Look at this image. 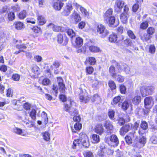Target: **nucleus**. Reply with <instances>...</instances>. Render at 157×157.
Returning <instances> with one entry per match:
<instances>
[{
  "mask_svg": "<svg viewBox=\"0 0 157 157\" xmlns=\"http://www.w3.org/2000/svg\"><path fill=\"white\" fill-rule=\"evenodd\" d=\"M42 134L44 140L46 141H48L50 140V135L48 132H45Z\"/></svg>",
  "mask_w": 157,
  "mask_h": 157,
  "instance_id": "nucleus-44",
  "label": "nucleus"
},
{
  "mask_svg": "<svg viewBox=\"0 0 157 157\" xmlns=\"http://www.w3.org/2000/svg\"><path fill=\"white\" fill-rule=\"evenodd\" d=\"M86 61L88 62L90 65H94L96 62L95 59L93 57H90L86 59Z\"/></svg>",
  "mask_w": 157,
  "mask_h": 157,
  "instance_id": "nucleus-39",
  "label": "nucleus"
},
{
  "mask_svg": "<svg viewBox=\"0 0 157 157\" xmlns=\"http://www.w3.org/2000/svg\"><path fill=\"white\" fill-rule=\"evenodd\" d=\"M42 121L43 122L44 124H46L48 122V118L47 114L45 113H43V114L42 115Z\"/></svg>",
  "mask_w": 157,
  "mask_h": 157,
  "instance_id": "nucleus-43",
  "label": "nucleus"
},
{
  "mask_svg": "<svg viewBox=\"0 0 157 157\" xmlns=\"http://www.w3.org/2000/svg\"><path fill=\"white\" fill-rule=\"evenodd\" d=\"M123 67L124 71L127 74H130L131 75L133 74L134 72H132L130 70V68L125 63H123Z\"/></svg>",
  "mask_w": 157,
  "mask_h": 157,
  "instance_id": "nucleus-26",
  "label": "nucleus"
},
{
  "mask_svg": "<svg viewBox=\"0 0 157 157\" xmlns=\"http://www.w3.org/2000/svg\"><path fill=\"white\" fill-rule=\"evenodd\" d=\"M95 131L100 135L103 133L104 132V129L102 124H97L95 127Z\"/></svg>",
  "mask_w": 157,
  "mask_h": 157,
  "instance_id": "nucleus-17",
  "label": "nucleus"
},
{
  "mask_svg": "<svg viewBox=\"0 0 157 157\" xmlns=\"http://www.w3.org/2000/svg\"><path fill=\"white\" fill-rule=\"evenodd\" d=\"M90 51L92 52H97L100 51V48L94 46H91L89 47Z\"/></svg>",
  "mask_w": 157,
  "mask_h": 157,
  "instance_id": "nucleus-41",
  "label": "nucleus"
},
{
  "mask_svg": "<svg viewBox=\"0 0 157 157\" xmlns=\"http://www.w3.org/2000/svg\"><path fill=\"white\" fill-rule=\"evenodd\" d=\"M64 29L65 30L64 32H66L67 34L71 37H73L75 35V33L72 29H69L67 27H65Z\"/></svg>",
  "mask_w": 157,
  "mask_h": 157,
  "instance_id": "nucleus-23",
  "label": "nucleus"
},
{
  "mask_svg": "<svg viewBox=\"0 0 157 157\" xmlns=\"http://www.w3.org/2000/svg\"><path fill=\"white\" fill-rule=\"evenodd\" d=\"M48 26L49 28H52L53 31L56 32L60 31L61 32H64L65 30L64 29L65 27L55 25L52 23L49 24L48 25Z\"/></svg>",
  "mask_w": 157,
  "mask_h": 157,
  "instance_id": "nucleus-12",
  "label": "nucleus"
},
{
  "mask_svg": "<svg viewBox=\"0 0 157 157\" xmlns=\"http://www.w3.org/2000/svg\"><path fill=\"white\" fill-rule=\"evenodd\" d=\"M80 10L82 13L85 16H88L89 13L84 8L81 7H80Z\"/></svg>",
  "mask_w": 157,
  "mask_h": 157,
  "instance_id": "nucleus-57",
  "label": "nucleus"
},
{
  "mask_svg": "<svg viewBox=\"0 0 157 157\" xmlns=\"http://www.w3.org/2000/svg\"><path fill=\"white\" fill-rule=\"evenodd\" d=\"M57 40L60 43H62L63 45H65L68 43V39L66 35L59 34L57 36Z\"/></svg>",
  "mask_w": 157,
  "mask_h": 157,
  "instance_id": "nucleus-7",
  "label": "nucleus"
},
{
  "mask_svg": "<svg viewBox=\"0 0 157 157\" xmlns=\"http://www.w3.org/2000/svg\"><path fill=\"white\" fill-rule=\"evenodd\" d=\"M42 84L44 85H48L51 84V81L48 78L44 79L42 81Z\"/></svg>",
  "mask_w": 157,
  "mask_h": 157,
  "instance_id": "nucleus-54",
  "label": "nucleus"
},
{
  "mask_svg": "<svg viewBox=\"0 0 157 157\" xmlns=\"http://www.w3.org/2000/svg\"><path fill=\"white\" fill-rule=\"evenodd\" d=\"M129 9L126 6H125L124 8V13L121 14L120 16V19L121 21L124 23H125L127 21L128 14V11Z\"/></svg>",
  "mask_w": 157,
  "mask_h": 157,
  "instance_id": "nucleus-6",
  "label": "nucleus"
},
{
  "mask_svg": "<svg viewBox=\"0 0 157 157\" xmlns=\"http://www.w3.org/2000/svg\"><path fill=\"white\" fill-rule=\"evenodd\" d=\"M124 6V2L123 1L121 0H117L114 7L115 11L117 13L121 12Z\"/></svg>",
  "mask_w": 157,
  "mask_h": 157,
  "instance_id": "nucleus-9",
  "label": "nucleus"
},
{
  "mask_svg": "<svg viewBox=\"0 0 157 157\" xmlns=\"http://www.w3.org/2000/svg\"><path fill=\"white\" fill-rule=\"evenodd\" d=\"M123 99H122L120 96H118L115 97L113 99V102L114 104H116L118 102L120 101H123Z\"/></svg>",
  "mask_w": 157,
  "mask_h": 157,
  "instance_id": "nucleus-50",
  "label": "nucleus"
},
{
  "mask_svg": "<svg viewBox=\"0 0 157 157\" xmlns=\"http://www.w3.org/2000/svg\"><path fill=\"white\" fill-rule=\"evenodd\" d=\"M106 22L111 25H113L115 21V18L114 16H112L109 18L108 19H105Z\"/></svg>",
  "mask_w": 157,
  "mask_h": 157,
  "instance_id": "nucleus-32",
  "label": "nucleus"
},
{
  "mask_svg": "<svg viewBox=\"0 0 157 157\" xmlns=\"http://www.w3.org/2000/svg\"><path fill=\"white\" fill-rule=\"evenodd\" d=\"M129 106V103L127 101H124L122 104V108L124 110H126Z\"/></svg>",
  "mask_w": 157,
  "mask_h": 157,
  "instance_id": "nucleus-48",
  "label": "nucleus"
},
{
  "mask_svg": "<svg viewBox=\"0 0 157 157\" xmlns=\"http://www.w3.org/2000/svg\"><path fill=\"white\" fill-rule=\"evenodd\" d=\"M82 128V124L79 123H76L74 125V128L76 130H79Z\"/></svg>",
  "mask_w": 157,
  "mask_h": 157,
  "instance_id": "nucleus-58",
  "label": "nucleus"
},
{
  "mask_svg": "<svg viewBox=\"0 0 157 157\" xmlns=\"http://www.w3.org/2000/svg\"><path fill=\"white\" fill-rule=\"evenodd\" d=\"M147 93H149V95L152 94L154 90V87L152 86H146Z\"/></svg>",
  "mask_w": 157,
  "mask_h": 157,
  "instance_id": "nucleus-53",
  "label": "nucleus"
},
{
  "mask_svg": "<svg viewBox=\"0 0 157 157\" xmlns=\"http://www.w3.org/2000/svg\"><path fill=\"white\" fill-rule=\"evenodd\" d=\"M150 129L151 132L156 133L157 131V126L154 124L151 125Z\"/></svg>",
  "mask_w": 157,
  "mask_h": 157,
  "instance_id": "nucleus-62",
  "label": "nucleus"
},
{
  "mask_svg": "<svg viewBox=\"0 0 157 157\" xmlns=\"http://www.w3.org/2000/svg\"><path fill=\"white\" fill-rule=\"evenodd\" d=\"M140 36L141 40L143 42L148 41L151 38V36L146 33L143 34H140Z\"/></svg>",
  "mask_w": 157,
  "mask_h": 157,
  "instance_id": "nucleus-20",
  "label": "nucleus"
},
{
  "mask_svg": "<svg viewBox=\"0 0 157 157\" xmlns=\"http://www.w3.org/2000/svg\"><path fill=\"white\" fill-rule=\"evenodd\" d=\"M15 27L17 30H21L23 28V23L20 21L15 22Z\"/></svg>",
  "mask_w": 157,
  "mask_h": 157,
  "instance_id": "nucleus-30",
  "label": "nucleus"
},
{
  "mask_svg": "<svg viewBox=\"0 0 157 157\" xmlns=\"http://www.w3.org/2000/svg\"><path fill=\"white\" fill-rule=\"evenodd\" d=\"M101 98L98 94H94L91 98V101L93 102L97 101V102H100Z\"/></svg>",
  "mask_w": 157,
  "mask_h": 157,
  "instance_id": "nucleus-29",
  "label": "nucleus"
},
{
  "mask_svg": "<svg viewBox=\"0 0 157 157\" xmlns=\"http://www.w3.org/2000/svg\"><path fill=\"white\" fill-rule=\"evenodd\" d=\"M146 138L143 136L140 138L136 143V146L139 148L143 147L146 143Z\"/></svg>",
  "mask_w": 157,
  "mask_h": 157,
  "instance_id": "nucleus-16",
  "label": "nucleus"
},
{
  "mask_svg": "<svg viewBox=\"0 0 157 157\" xmlns=\"http://www.w3.org/2000/svg\"><path fill=\"white\" fill-rule=\"evenodd\" d=\"M26 20L27 23H30L32 24H34L35 23L36 20L34 18H28Z\"/></svg>",
  "mask_w": 157,
  "mask_h": 157,
  "instance_id": "nucleus-63",
  "label": "nucleus"
},
{
  "mask_svg": "<svg viewBox=\"0 0 157 157\" xmlns=\"http://www.w3.org/2000/svg\"><path fill=\"white\" fill-rule=\"evenodd\" d=\"M92 143L94 144L98 143L100 140L99 135L94 134L92 136Z\"/></svg>",
  "mask_w": 157,
  "mask_h": 157,
  "instance_id": "nucleus-31",
  "label": "nucleus"
},
{
  "mask_svg": "<svg viewBox=\"0 0 157 157\" xmlns=\"http://www.w3.org/2000/svg\"><path fill=\"white\" fill-rule=\"evenodd\" d=\"M112 63L114 64L119 73L121 72L122 68H123V63H118L113 60L112 61Z\"/></svg>",
  "mask_w": 157,
  "mask_h": 157,
  "instance_id": "nucleus-22",
  "label": "nucleus"
},
{
  "mask_svg": "<svg viewBox=\"0 0 157 157\" xmlns=\"http://www.w3.org/2000/svg\"><path fill=\"white\" fill-rule=\"evenodd\" d=\"M151 142L154 144H157V136H153L150 138Z\"/></svg>",
  "mask_w": 157,
  "mask_h": 157,
  "instance_id": "nucleus-59",
  "label": "nucleus"
},
{
  "mask_svg": "<svg viewBox=\"0 0 157 157\" xmlns=\"http://www.w3.org/2000/svg\"><path fill=\"white\" fill-rule=\"evenodd\" d=\"M113 13V10L112 9L109 8L108 10L104 14V19H108L110 17L112 16L111 15Z\"/></svg>",
  "mask_w": 157,
  "mask_h": 157,
  "instance_id": "nucleus-24",
  "label": "nucleus"
},
{
  "mask_svg": "<svg viewBox=\"0 0 157 157\" xmlns=\"http://www.w3.org/2000/svg\"><path fill=\"white\" fill-rule=\"evenodd\" d=\"M73 7L71 3L67 4L64 9L63 11L62 12V14L65 16H68L70 13L71 11L72 10Z\"/></svg>",
  "mask_w": 157,
  "mask_h": 157,
  "instance_id": "nucleus-14",
  "label": "nucleus"
},
{
  "mask_svg": "<svg viewBox=\"0 0 157 157\" xmlns=\"http://www.w3.org/2000/svg\"><path fill=\"white\" fill-rule=\"evenodd\" d=\"M155 31L154 28L151 27H149L147 30V34L149 35L153 34L154 33Z\"/></svg>",
  "mask_w": 157,
  "mask_h": 157,
  "instance_id": "nucleus-49",
  "label": "nucleus"
},
{
  "mask_svg": "<svg viewBox=\"0 0 157 157\" xmlns=\"http://www.w3.org/2000/svg\"><path fill=\"white\" fill-rule=\"evenodd\" d=\"M86 71L87 73L91 74L94 71V68L90 66L86 67Z\"/></svg>",
  "mask_w": 157,
  "mask_h": 157,
  "instance_id": "nucleus-60",
  "label": "nucleus"
},
{
  "mask_svg": "<svg viewBox=\"0 0 157 157\" xmlns=\"http://www.w3.org/2000/svg\"><path fill=\"white\" fill-rule=\"evenodd\" d=\"M99 149L104 151H105V150L106 149V145L104 143H102L100 144L99 146Z\"/></svg>",
  "mask_w": 157,
  "mask_h": 157,
  "instance_id": "nucleus-64",
  "label": "nucleus"
},
{
  "mask_svg": "<svg viewBox=\"0 0 157 157\" xmlns=\"http://www.w3.org/2000/svg\"><path fill=\"white\" fill-rule=\"evenodd\" d=\"M75 46L76 48H78L81 46L83 44V39L81 37H77L75 40Z\"/></svg>",
  "mask_w": 157,
  "mask_h": 157,
  "instance_id": "nucleus-18",
  "label": "nucleus"
},
{
  "mask_svg": "<svg viewBox=\"0 0 157 157\" xmlns=\"http://www.w3.org/2000/svg\"><path fill=\"white\" fill-rule=\"evenodd\" d=\"M37 22L39 25H43L45 24L46 21L44 17L40 15H37Z\"/></svg>",
  "mask_w": 157,
  "mask_h": 157,
  "instance_id": "nucleus-21",
  "label": "nucleus"
},
{
  "mask_svg": "<svg viewBox=\"0 0 157 157\" xmlns=\"http://www.w3.org/2000/svg\"><path fill=\"white\" fill-rule=\"evenodd\" d=\"M79 140L82 145L85 147H88L90 145L88 139L87 135L84 133L79 134Z\"/></svg>",
  "mask_w": 157,
  "mask_h": 157,
  "instance_id": "nucleus-3",
  "label": "nucleus"
},
{
  "mask_svg": "<svg viewBox=\"0 0 157 157\" xmlns=\"http://www.w3.org/2000/svg\"><path fill=\"white\" fill-rule=\"evenodd\" d=\"M13 132L19 135H21L23 132L22 129L17 128H15L13 129Z\"/></svg>",
  "mask_w": 157,
  "mask_h": 157,
  "instance_id": "nucleus-56",
  "label": "nucleus"
},
{
  "mask_svg": "<svg viewBox=\"0 0 157 157\" xmlns=\"http://www.w3.org/2000/svg\"><path fill=\"white\" fill-rule=\"evenodd\" d=\"M117 37V36L116 34H112L109 36V40L110 42L114 43L116 41Z\"/></svg>",
  "mask_w": 157,
  "mask_h": 157,
  "instance_id": "nucleus-33",
  "label": "nucleus"
},
{
  "mask_svg": "<svg viewBox=\"0 0 157 157\" xmlns=\"http://www.w3.org/2000/svg\"><path fill=\"white\" fill-rule=\"evenodd\" d=\"M27 13L25 10H23L21 11L18 14V17L20 19H23L26 17Z\"/></svg>",
  "mask_w": 157,
  "mask_h": 157,
  "instance_id": "nucleus-38",
  "label": "nucleus"
},
{
  "mask_svg": "<svg viewBox=\"0 0 157 157\" xmlns=\"http://www.w3.org/2000/svg\"><path fill=\"white\" fill-rule=\"evenodd\" d=\"M141 101V97L140 96H135L132 99V103L135 105L138 104Z\"/></svg>",
  "mask_w": 157,
  "mask_h": 157,
  "instance_id": "nucleus-35",
  "label": "nucleus"
},
{
  "mask_svg": "<svg viewBox=\"0 0 157 157\" xmlns=\"http://www.w3.org/2000/svg\"><path fill=\"white\" fill-rule=\"evenodd\" d=\"M120 90L121 94H125L126 92V88L124 85H122L120 86Z\"/></svg>",
  "mask_w": 157,
  "mask_h": 157,
  "instance_id": "nucleus-55",
  "label": "nucleus"
},
{
  "mask_svg": "<svg viewBox=\"0 0 157 157\" xmlns=\"http://www.w3.org/2000/svg\"><path fill=\"white\" fill-rule=\"evenodd\" d=\"M140 127L142 129L146 130L148 128V124L145 121H142L141 122Z\"/></svg>",
  "mask_w": 157,
  "mask_h": 157,
  "instance_id": "nucleus-40",
  "label": "nucleus"
},
{
  "mask_svg": "<svg viewBox=\"0 0 157 157\" xmlns=\"http://www.w3.org/2000/svg\"><path fill=\"white\" fill-rule=\"evenodd\" d=\"M129 136H126L125 137L126 142L128 144H132V138H134L136 136L135 131H132V132L129 133Z\"/></svg>",
  "mask_w": 157,
  "mask_h": 157,
  "instance_id": "nucleus-15",
  "label": "nucleus"
},
{
  "mask_svg": "<svg viewBox=\"0 0 157 157\" xmlns=\"http://www.w3.org/2000/svg\"><path fill=\"white\" fill-rule=\"evenodd\" d=\"M36 111L34 109H32L29 113L30 117L34 120H35L36 119Z\"/></svg>",
  "mask_w": 157,
  "mask_h": 157,
  "instance_id": "nucleus-37",
  "label": "nucleus"
},
{
  "mask_svg": "<svg viewBox=\"0 0 157 157\" xmlns=\"http://www.w3.org/2000/svg\"><path fill=\"white\" fill-rule=\"evenodd\" d=\"M63 5V3L60 2H54L53 4V7L56 10H60Z\"/></svg>",
  "mask_w": 157,
  "mask_h": 157,
  "instance_id": "nucleus-25",
  "label": "nucleus"
},
{
  "mask_svg": "<svg viewBox=\"0 0 157 157\" xmlns=\"http://www.w3.org/2000/svg\"><path fill=\"white\" fill-rule=\"evenodd\" d=\"M115 114V112L112 109L109 110L108 115L109 117L112 120L114 119V116Z\"/></svg>",
  "mask_w": 157,
  "mask_h": 157,
  "instance_id": "nucleus-46",
  "label": "nucleus"
},
{
  "mask_svg": "<svg viewBox=\"0 0 157 157\" xmlns=\"http://www.w3.org/2000/svg\"><path fill=\"white\" fill-rule=\"evenodd\" d=\"M144 104L145 108L147 109H149L152 107L154 104V102L152 98L147 97L144 100Z\"/></svg>",
  "mask_w": 157,
  "mask_h": 157,
  "instance_id": "nucleus-10",
  "label": "nucleus"
},
{
  "mask_svg": "<svg viewBox=\"0 0 157 157\" xmlns=\"http://www.w3.org/2000/svg\"><path fill=\"white\" fill-rule=\"evenodd\" d=\"M109 140L108 141V144L112 147H116L119 144V140L117 136L113 134L110 136Z\"/></svg>",
  "mask_w": 157,
  "mask_h": 157,
  "instance_id": "nucleus-5",
  "label": "nucleus"
},
{
  "mask_svg": "<svg viewBox=\"0 0 157 157\" xmlns=\"http://www.w3.org/2000/svg\"><path fill=\"white\" fill-rule=\"evenodd\" d=\"M79 98L81 102L86 103L90 99V96L86 90L83 91L82 89H79Z\"/></svg>",
  "mask_w": 157,
  "mask_h": 157,
  "instance_id": "nucleus-1",
  "label": "nucleus"
},
{
  "mask_svg": "<svg viewBox=\"0 0 157 157\" xmlns=\"http://www.w3.org/2000/svg\"><path fill=\"white\" fill-rule=\"evenodd\" d=\"M148 21H144L141 23L140 25V28L141 29H145L148 26Z\"/></svg>",
  "mask_w": 157,
  "mask_h": 157,
  "instance_id": "nucleus-34",
  "label": "nucleus"
},
{
  "mask_svg": "<svg viewBox=\"0 0 157 157\" xmlns=\"http://www.w3.org/2000/svg\"><path fill=\"white\" fill-rule=\"evenodd\" d=\"M57 82L59 87V90L61 93H63L65 91L66 88L62 78L60 77H58Z\"/></svg>",
  "mask_w": 157,
  "mask_h": 157,
  "instance_id": "nucleus-11",
  "label": "nucleus"
},
{
  "mask_svg": "<svg viewBox=\"0 0 157 157\" xmlns=\"http://www.w3.org/2000/svg\"><path fill=\"white\" fill-rule=\"evenodd\" d=\"M155 48L154 45H151L149 48V51L150 53L153 54L155 53Z\"/></svg>",
  "mask_w": 157,
  "mask_h": 157,
  "instance_id": "nucleus-61",
  "label": "nucleus"
},
{
  "mask_svg": "<svg viewBox=\"0 0 157 157\" xmlns=\"http://www.w3.org/2000/svg\"><path fill=\"white\" fill-rule=\"evenodd\" d=\"M109 73L112 77H114L117 74L116 72L115 68L113 66H111L109 69Z\"/></svg>",
  "mask_w": 157,
  "mask_h": 157,
  "instance_id": "nucleus-27",
  "label": "nucleus"
},
{
  "mask_svg": "<svg viewBox=\"0 0 157 157\" xmlns=\"http://www.w3.org/2000/svg\"><path fill=\"white\" fill-rule=\"evenodd\" d=\"M71 16L76 23L81 20L80 15L75 11H74V12L72 13Z\"/></svg>",
  "mask_w": 157,
  "mask_h": 157,
  "instance_id": "nucleus-19",
  "label": "nucleus"
},
{
  "mask_svg": "<svg viewBox=\"0 0 157 157\" xmlns=\"http://www.w3.org/2000/svg\"><path fill=\"white\" fill-rule=\"evenodd\" d=\"M104 126L106 129V132L109 135L113 133V126L110 121H106Z\"/></svg>",
  "mask_w": 157,
  "mask_h": 157,
  "instance_id": "nucleus-13",
  "label": "nucleus"
},
{
  "mask_svg": "<svg viewBox=\"0 0 157 157\" xmlns=\"http://www.w3.org/2000/svg\"><path fill=\"white\" fill-rule=\"evenodd\" d=\"M108 85L112 90H114L116 88V86L114 82L112 80H109Z\"/></svg>",
  "mask_w": 157,
  "mask_h": 157,
  "instance_id": "nucleus-47",
  "label": "nucleus"
},
{
  "mask_svg": "<svg viewBox=\"0 0 157 157\" xmlns=\"http://www.w3.org/2000/svg\"><path fill=\"white\" fill-rule=\"evenodd\" d=\"M127 33L129 37L132 39H135L136 36L134 34L133 32L131 30H129L127 31Z\"/></svg>",
  "mask_w": 157,
  "mask_h": 157,
  "instance_id": "nucleus-45",
  "label": "nucleus"
},
{
  "mask_svg": "<svg viewBox=\"0 0 157 157\" xmlns=\"http://www.w3.org/2000/svg\"><path fill=\"white\" fill-rule=\"evenodd\" d=\"M8 17L9 20L10 21L13 20L15 18L14 13L13 12H10L8 14Z\"/></svg>",
  "mask_w": 157,
  "mask_h": 157,
  "instance_id": "nucleus-51",
  "label": "nucleus"
},
{
  "mask_svg": "<svg viewBox=\"0 0 157 157\" xmlns=\"http://www.w3.org/2000/svg\"><path fill=\"white\" fill-rule=\"evenodd\" d=\"M146 86H143L141 87L140 89V92L142 96L143 97H145L148 95H149V93H148L147 91Z\"/></svg>",
  "mask_w": 157,
  "mask_h": 157,
  "instance_id": "nucleus-28",
  "label": "nucleus"
},
{
  "mask_svg": "<svg viewBox=\"0 0 157 157\" xmlns=\"http://www.w3.org/2000/svg\"><path fill=\"white\" fill-rule=\"evenodd\" d=\"M113 78H115L116 80L119 82H123L124 79V77L120 75L117 74L116 76Z\"/></svg>",
  "mask_w": 157,
  "mask_h": 157,
  "instance_id": "nucleus-36",
  "label": "nucleus"
},
{
  "mask_svg": "<svg viewBox=\"0 0 157 157\" xmlns=\"http://www.w3.org/2000/svg\"><path fill=\"white\" fill-rule=\"evenodd\" d=\"M96 29L98 33L100 34L101 37L102 38L105 37L109 33V31L102 24L98 25Z\"/></svg>",
  "mask_w": 157,
  "mask_h": 157,
  "instance_id": "nucleus-2",
  "label": "nucleus"
},
{
  "mask_svg": "<svg viewBox=\"0 0 157 157\" xmlns=\"http://www.w3.org/2000/svg\"><path fill=\"white\" fill-rule=\"evenodd\" d=\"M133 127V125L130 123L125 124L120 130V132L121 135H122L127 133L132 130Z\"/></svg>",
  "mask_w": 157,
  "mask_h": 157,
  "instance_id": "nucleus-8",
  "label": "nucleus"
},
{
  "mask_svg": "<svg viewBox=\"0 0 157 157\" xmlns=\"http://www.w3.org/2000/svg\"><path fill=\"white\" fill-rule=\"evenodd\" d=\"M72 102L73 101H70V105L67 104L65 105L64 110L68 112L71 115L75 116L78 114V112L76 108H72L71 106Z\"/></svg>",
  "mask_w": 157,
  "mask_h": 157,
  "instance_id": "nucleus-4",
  "label": "nucleus"
},
{
  "mask_svg": "<svg viewBox=\"0 0 157 157\" xmlns=\"http://www.w3.org/2000/svg\"><path fill=\"white\" fill-rule=\"evenodd\" d=\"M124 43L127 46H131L132 44L131 40L129 38L126 39L124 40Z\"/></svg>",
  "mask_w": 157,
  "mask_h": 157,
  "instance_id": "nucleus-52",
  "label": "nucleus"
},
{
  "mask_svg": "<svg viewBox=\"0 0 157 157\" xmlns=\"http://www.w3.org/2000/svg\"><path fill=\"white\" fill-rule=\"evenodd\" d=\"M83 155L84 157H94L93 153L88 150L84 151Z\"/></svg>",
  "mask_w": 157,
  "mask_h": 157,
  "instance_id": "nucleus-42",
  "label": "nucleus"
}]
</instances>
